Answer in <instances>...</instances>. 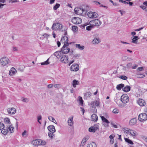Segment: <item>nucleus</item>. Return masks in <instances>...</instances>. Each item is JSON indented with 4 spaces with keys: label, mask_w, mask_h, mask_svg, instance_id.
I'll return each instance as SVG.
<instances>
[{
    "label": "nucleus",
    "mask_w": 147,
    "mask_h": 147,
    "mask_svg": "<svg viewBox=\"0 0 147 147\" xmlns=\"http://www.w3.org/2000/svg\"><path fill=\"white\" fill-rule=\"evenodd\" d=\"M54 87L56 88H59L61 87V85L59 84H56L54 85Z\"/></svg>",
    "instance_id": "nucleus-52"
},
{
    "label": "nucleus",
    "mask_w": 147,
    "mask_h": 147,
    "mask_svg": "<svg viewBox=\"0 0 147 147\" xmlns=\"http://www.w3.org/2000/svg\"><path fill=\"white\" fill-rule=\"evenodd\" d=\"M138 119L141 122H143L147 120V114L145 113H141L138 115Z\"/></svg>",
    "instance_id": "nucleus-4"
},
{
    "label": "nucleus",
    "mask_w": 147,
    "mask_h": 147,
    "mask_svg": "<svg viewBox=\"0 0 147 147\" xmlns=\"http://www.w3.org/2000/svg\"><path fill=\"white\" fill-rule=\"evenodd\" d=\"M131 129H130L128 128H126L125 129H124V131L125 132H126V133L127 134L128 133H129L130 130Z\"/></svg>",
    "instance_id": "nucleus-54"
},
{
    "label": "nucleus",
    "mask_w": 147,
    "mask_h": 147,
    "mask_svg": "<svg viewBox=\"0 0 147 147\" xmlns=\"http://www.w3.org/2000/svg\"><path fill=\"white\" fill-rule=\"evenodd\" d=\"M129 133L132 136L135 137L137 133L135 131L130 129Z\"/></svg>",
    "instance_id": "nucleus-30"
},
{
    "label": "nucleus",
    "mask_w": 147,
    "mask_h": 147,
    "mask_svg": "<svg viewBox=\"0 0 147 147\" xmlns=\"http://www.w3.org/2000/svg\"><path fill=\"white\" fill-rule=\"evenodd\" d=\"M72 30L74 31H77L78 29V27L75 26H73L72 27Z\"/></svg>",
    "instance_id": "nucleus-47"
},
{
    "label": "nucleus",
    "mask_w": 147,
    "mask_h": 147,
    "mask_svg": "<svg viewBox=\"0 0 147 147\" xmlns=\"http://www.w3.org/2000/svg\"><path fill=\"white\" fill-rule=\"evenodd\" d=\"M88 17L90 18H96L98 17V14L95 12H89L88 13Z\"/></svg>",
    "instance_id": "nucleus-12"
},
{
    "label": "nucleus",
    "mask_w": 147,
    "mask_h": 147,
    "mask_svg": "<svg viewBox=\"0 0 147 147\" xmlns=\"http://www.w3.org/2000/svg\"><path fill=\"white\" fill-rule=\"evenodd\" d=\"M48 118L50 121H51L53 122V121H55L56 122V121L55 119L52 116H50Z\"/></svg>",
    "instance_id": "nucleus-44"
},
{
    "label": "nucleus",
    "mask_w": 147,
    "mask_h": 147,
    "mask_svg": "<svg viewBox=\"0 0 147 147\" xmlns=\"http://www.w3.org/2000/svg\"><path fill=\"white\" fill-rule=\"evenodd\" d=\"M139 39V38L137 36H135L134 37V38L132 39V41L131 42L134 43H137L138 40Z\"/></svg>",
    "instance_id": "nucleus-27"
},
{
    "label": "nucleus",
    "mask_w": 147,
    "mask_h": 147,
    "mask_svg": "<svg viewBox=\"0 0 147 147\" xmlns=\"http://www.w3.org/2000/svg\"><path fill=\"white\" fill-rule=\"evenodd\" d=\"M1 132L2 134L5 135L7 134L8 132V130L5 129H3L2 130H1Z\"/></svg>",
    "instance_id": "nucleus-41"
},
{
    "label": "nucleus",
    "mask_w": 147,
    "mask_h": 147,
    "mask_svg": "<svg viewBox=\"0 0 147 147\" xmlns=\"http://www.w3.org/2000/svg\"><path fill=\"white\" fill-rule=\"evenodd\" d=\"M15 80L16 81L19 82H20L22 81V79L19 78H17Z\"/></svg>",
    "instance_id": "nucleus-56"
},
{
    "label": "nucleus",
    "mask_w": 147,
    "mask_h": 147,
    "mask_svg": "<svg viewBox=\"0 0 147 147\" xmlns=\"http://www.w3.org/2000/svg\"><path fill=\"white\" fill-rule=\"evenodd\" d=\"M79 84V82L78 80H74L72 82L73 86L74 88H76V85Z\"/></svg>",
    "instance_id": "nucleus-31"
},
{
    "label": "nucleus",
    "mask_w": 147,
    "mask_h": 147,
    "mask_svg": "<svg viewBox=\"0 0 147 147\" xmlns=\"http://www.w3.org/2000/svg\"><path fill=\"white\" fill-rule=\"evenodd\" d=\"M97 145L94 142H92L90 143L87 147H96Z\"/></svg>",
    "instance_id": "nucleus-35"
},
{
    "label": "nucleus",
    "mask_w": 147,
    "mask_h": 147,
    "mask_svg": "<svg viewBox=\"0 0 147 147\" xmlns=\"http://www.w3.org/2000/svg\"><path fill=\"white\" fill-rule=\"evenodd\" d=\"M92 120L95 122H96L98 119V117L95 114H93L91 116Z\"/></svg>",
    "instance_id": "nucleus-25"
},
{
    "label": "nucleus",
    "mask_w": 147,
    "mask_h": 147,
    "mask_svg": "<svg viewBox=\"0 0 147 147\" xmlns=\"http://www.w3.org/2000/svg\"><path fill=\"white\" fill-rule=\"evenodd\" d=\"M140 7L142 9H144L145 11L147 12V9L146 7L144 6H140Z\"/></svg>",
    "instance_id": "nucleus-58"
},
{
    "label": "nucleus",
    "mask_w": 147,
    "mask_h": 147,
    "mask_svg": "<svg viewBox=\"0 0 147 147\" xmlns=\"http://www.w3.org/2000/svg\"><path fill=\"white\" fill-rule=\"evenodd\" d=\"M73 116L70 117L68 119L67 123L69 125L72 126L74 124V121H73Z\"/></svg>",
    "instance_id": "nucleus-17"
},
{
    "label": "nucleus",
    "mask_w": 147,
    "mask_h": 147,
    "mask_svg": "<svg viewBox=\"0 0 147 147\" xmlns=\"http://www.w3.org/2000/svg\"><path fill=\"white\" fill-rule=\"evenodd\" d=\"M88 139L87 138H84L82 140L81 145L80 146H82L83 147L84 146V145L85 143L87 141Z\"/></svg>",
    "instance_id": "nucleus-34"
},
{
    "label": "nucleus",
    "mask_w": 147,
    "mask_h": 147,
    "mask_svg": "<svg viewBox=\"0 0 147 147\" xmlns=\"http://www.w3.org/2000/svg\"><path fill=\"white\" fill-rule=\"evenodd\" d=\"M80 54H76L75 55H73V58H75L78 59V58L80 56Z\"/></svg>",
    "instance_id": "nucleus-50"
},
{
    "label": "nucleus",
    "mask_w": 147,
    "mask_h": 147,
    "mask_svg": "<svg viewBox=\"0 0 147 147\" xmlns=\"http://www.w3.org/2000/svg\"><path fill=\"white\" fill-rule=\"evenodd\" d=\"M49 131L51 132L54 133L55 131V127L53 125H51L48 127Z\"/></svg>",
    "instance_id": "nucleus-21"
},
{
    "label": "nucleus",
    "mask_w": 147,
    "mask_h": 147,
    "mask_svg": "<svg viewBox=\"0 0 147 147\" xmlns=\"http://www.w3.org/2000/svg\"><path fill=\"white\" fill-rule=\"evenodd\" d=\"M4 127V125L3 123L0 122V129H3Z\"/></svg>",
    "instance_id": "nucleus-51"
},
{
    "label": "nucleus",
    "mask_w": 147,
    "mask_h": 147,
    "mask_svg": "<svg viewBox=\"0 0 147 147\" xmlns=\"http://www.w3.org/2000/svg\"><path fill=\"white\" fill-rule=\"evenodd\" d=\"M124 139L125 141L128 143L131 144H134L133 142L129 139L127 138H124Z\"/></svg>",
    "instance_id": "nucleus-37"
},
{
    "label": "nucleus",
    "mask_w": 147,
    "mask_h": 147,
    "mask_svg": "<svg viewBox=\"0 0 147 147\" xmlns=\"http://www.w3.org/2000/svg\"><path fill=\"white\" fill-rule=\"evenodd\" d=\"M16 70L15 68L12 67L9 71V75L11 76H13L15 74Z\"/></svg>",
    "instance_id": "nucleus-28"
},
{
    "label": "nucleus",
    "mask_w": 147,
    "mask_h": 147,
    "mask_svg": "<svg viewBox=\"0 0 147 147\" xmlns=\"http://www.w3.org/2000/svg\"><path fill=\"white\" fill-rule=\"evenodd\" d=\"M100 117L101 118L102 121L106 123L109 124L110 122L104 116H100Z\"/></svg>",
    "instance_id": "nucleus-32"
},
{
    "label": "nucleus",
    "mask_w": 147,
    "mask_h": 147,
    "mask_svg": "<svg viewBox=\"0 0 147 147\" xmlns=\"http://www.w3.org/2000/svg\"><path fill=\"white\" fill-rule=\"evenodd\" d=\"M22 100L24 102H27L29 101L28 99L27 98L22 97Z\"/></svg>",
    "instance_id": "nucleus-45"
},
{
    "label": "nucleus",
    "mask_w": 147,
    "mask_h": 147,
    "mask_svg": "<svg viewBox=\"0 0 147 147\" xmlns=\"http://www.w3.org/2000/svg\"><path fill=\"white\" fill-rule=\"evenodd\" d=\"M101 22L98 19H95L89 22V24L91 25H92L94 27V26H98L101 25Z\"/></svg>",
    "instance_id": "nucleus-5"
},
{
    "label": "nucleus",
    "mask_w": 147,
    "mask_h": 147,
    "mask_svg": "<svg viewBox=\"0 0 147 147\" xmlns=\"http://www.w3.org/2000/svg\"><path fill=\"white\" fill-rule=\"evenodd\" d=\"M4 122L8 124H10V119L8 118H6L4 119Z\"/></svg>",
    "instance_id": "nucleus-39"
},
{
    "label": "nucleus",
    "mask_w": 147,
    "mask_h": 147,
    "mask_svg": "<svg viewBox=\"0 0 147 147\" xmlns=\"http://www.w3.org/2000/svg\"><path fill=\"white\" fill-rule=\"evenodd\" d=\"M99 124H94L92 126L90 127L88 129V131L90 132L94 133L96 131L99 130Z\"/></svg>",
    "instance_id": "nucleus-6"
},
{
    "label": "nucleus",
    "mask_w": 147,
    "mask_h": 147,
    "mask_svg": "<svg viewBox=\"0 0 147 147\" xmlns=\"http://www.w3.org/2000/svg\"><path fill=\"white\" fill-rule=\"evenodd\" d=\"M79 69V65L76 63H74L70 67V70L71 71H77Z\"/></svg>",
    "instance_id": "nucleus-10"
},
{
    "label": "nucleus",
    "mask_w": 147,
    "mask_h": 147,
    "mask_svg": "<svg viewBox=\"0 0 147 147\" xmlns=\"http://www.w3.org/2000/svg\"><path fill=\"white\" fill-rule=\"evenodd\" d=\"M143 70V67H140L137 69V71H142Z\"/></svg>",
    "instance_id": "nucleus-53"
},
{
    "label": "nucleus",
    "mask_w": 147,
    "mask_h": 147,
    "mask_svg": "<svg viewBox=\"0 0 147 147\" xmlns=\"http://www.w3.org/2000/svg\"><path fill=\"white\" fill-rule=\"evenodd\" d=\"M136 77L138 78H142L145 77V75L142 74H136Z\"/></svg>",
    "instance_id": "nucleus-38"
},
{
    "label": "nucleus",
    "mask_w": 147,
    "mask_h": 147,
    "mask_svg": "<svg viewBox=\"0 0 147 147\" xmlns=\"http://www.w3.org/2000/svg\"><path fill=\"white\" fill-rule=\"evenodd\" d=\"M115 136L114 135H111L109 136V138L111 139H113Z\"/></svg>",
    "instance_id": "nucleus-62"
},
{
    "label": "nucleus",
    "mask_w": 147,
    "mask_h": 147,
    "mask_svg": "<svg viewBox=\"0 0 147 147\" xmlns=\"http://www.w3.org/2000/svg\"><path fill=\"white\" fill-rule=\"evenodd\" d=\"M137 103L140 106H144L146 104L145 100L141 98H139L138 100Z\"/></svg>",
    "instance_id": "nucleus-13"
},
{
    "label": "nucleus",
    "mask_w": 147,
    "mask_h": 147,
    "mask_svg": "<svg viewBox=\"0 0 147 147\" xmlns=\"http://www.w3.org/2000/svg\"><path fill=\"white\" fill-rule=\"evenodd\" d=\"M78 100L79 102V104L81 106H82L84 101L82 99V98L80 96H79L78 97Z\"/></svg>",
    "instance_id": "nucleus-36"
},
{
    "label": "nucleus",
    "mask_w": 147,
    "mask_h": 147,
    "mask_svg": "<svg viewBox=\"0 0 147 147\" xmlns=\"http://www.w3.org/2000/svg\"><path fill=\"white\" fill-rule=\"evenodd\" d=\"M49 59H48L47 61H46L41 63V64L42 65H48L49 64Z\"/></svg>",
    "instance_id": "nucleus-42"
},
{
    "label": "nucleus",
    "mask_w": 147,
    "mask_h": 147,
    "mask_svg": "<svg viewBox=\"0 0 147 147\" xmlns=\"http://www.w3.org/2000/svg\"><path fill=\"white\" fill-rule=\"evenodd\" d=\"M112 112L114 114H117L118 113L119 110L117 109H115L113 110Z\"/></svg>",
    "instance_id": "nucleus-49"
},
{
    "label": "nucleus",
    "mask_w": 147,
    "mask_h": 147,
    "mask_svg": "<svg viewBox=\"0 0 147 147\" xmlns=\"http://www.w3.org/2000/svg\"><path fill=\"white\" fill-rule=\"evenodd\" d=\"M62 25L60 23H54L52 26L51 28L52 30H61L62 28Z\"/></svg>",
    "instance_id": "nucleus-3"
},
{
    "label": "nucleus",
    "mask_w": 147,
    "mask_h": 147,
    "mask_svg": "<svg viewBox=\"0 0 147 147\" xmlns=\"http://www.w3.org/2000/svg\"><path fill=\"white\" fill-rule=\"evenodd\" d=\"M41 140L40 139H36L33 140L32 142V144L34 145H41Z\"/></svg>",
    "instance_id": "nucleus-16"
},
{
    "label": "nucleus",
    "mask_w": 147,
    "mask_h": 147,
    "mask_svg": "<svg viewBox=\"0 0 147 147\" xmlns=\"http://www.w3.org/2000/svg\"><path fill=\"white\" fill-rule=\"evenodd\" d=\"M131 89V87L129 86H126L122 88V90L124 92H127L129 91Z\"/></svg>",
    "instance_id": "nucleus-24"
},
{
    "label": "nucleus",
    "mask_w": 147,
    "mask_h": 147,
    "mask_svg": "<svg viewBox=\"0 0 147 147\" xmlns=\"http://www.w3.org/2000/svg\"><path fill=\"white\" fill-rule=\"evenodd\" d=\"M125 86L124 84H121L117 85L116 86V89L119 90H120L121 88H123Z\"/></svg>",
    "instance_id": "nucleus-29"
},
{
    "label": "nucleus",
    "mask_w": 147,
    "mask_h": 147,
    "mask_svg": "<svg viewBox=\"0 0 147 147\" xmlns=\"http://www.w3.org/2000/svg\"><path fill=\"white\" fill-rule=\"evenodd\" d=\"M68 45V43H66L64 44L61 49V51L63 54H67L70 51V49L67 47Z\"/></svg>",
    "instance_id": "nucleus-1"
},
{
    "label": "nucleus",
    "mask_w": 147,
    "mask_h": 147,
    "mask_svg": "<svg viewBox=\"0 0 147 147\" xmlns=\"http://www.w3.org/2000/svg\"><path fill=\"white\" fill-rule=\"evenodd\" d=\"M42 36H44V38H47L49 37V35H48V34H46V33H45V34H43L42 35Z\"/></svg>",
    "instance_id": "nucleus-57"
},
{
    "label": "nucleus",
    "mask_w": 147,
    "mask_h": 147,
    "mask_svg": "<svg viewBox=\"0 0 147 147\" xmlns=\"http://www.w3.org/2000/svg\"><path fill=\"white\" fill-rule=\"evenodd\" d=\"M129 98L127 95L126 94H123L121 96L120 100L124 104L127 103L129 101Z\"/></svg>",
    "instance_id": "nucleus-7"
},
{
    "label": "nucleus",
    "mask_w": 147,
    "mask_h": 147,
    "mask_svg": "<svg viewBox=\"0 0 147 147\" xmlns=\"http://www.w3.org/2000/svg\"><path fill=\"white\" fill-rule=\"evenodd\" d=\"M94 27L92 25H91L86 27V30H87L90 31V30L91 29L93 28Z\"/></svg>",
    "instance_id": "nucleus-43"
},
{
    "label": "nucleus",
    "mask_w": 147,
    "mask_h": 147,
    "mask_svg": "<svg viewBox=\"0 0 147 147\" xmlns=\"http://www.w3.org/2000/svg\"><path fill=\"white\" fill-rule=\"evenodd\" d=\"M68 38L67 36H63L61 39V41L62 42H63L64 44L66 43H68Z\"/></svg>",
    "instance_id": "nucleus-22"
},
{
    "label": "nucleus",
    "mask_w": 147,
    "mask_h": 147,
    "mask_svg": "<svg viewBox=\"0 0 147 147\" xmlns=\"http://www.w3.org/2000/svg\"><path fill=\"white\" fill-rule=\"evenodd\" d=\"M82 10L83 12V13L85 14L86 12V10L85 9H82Z\"/></svg>",
    "instance_id": "nucleus-63"
},
{
    "label": "nucleus",
    "mask_w": 147,
    "mask_h": 147,
    "mask_svg": "<svg viewBox=\"0 0 147 147\" xmlns=\"http://www.w3.org/2000/svg\"><path fill=\"white\" fill-rule=\"evenodd\" d=\"M75 13L77 14L81 15L83 14L82 8L79 7L75 8L74 9Z\"/></svg>",
    "instance_id": "nucleus-15"
},
{
    "label": "nucleus",
    "mask_w": 147,
    "mask_h": 147,
    "mask_svg": "<svg viewBox=\"0 0 147 147\" xmlns=\"http://www.w3.org/2000/svg\"><path fill=\"white\" fill-rule=\"evenodd\" d=\"M14 128L11 125H8L7 127V130H8V132L10 131V132L13 133L14 131Z\"/></svg>",
    "instance_id": "nucleus-26"
},
{
    "label": "nucleus",
    "mask_w": 147,
    "mask_h": 147,
    "mask_svg": "<svg viewBox=\"0 0 147 147\" xmlns=\"http://www.w3.org/2000/svg\"><path fill=\"white\" fill-rule=\"evenodd\" d=\"M61 51H58L55 52L53 55L55 56L57 58L59 59L61 57Z\"/></svg>",
    "instance_id": "nucleus-20"
},
{
    "label": "nucleus",
    "mask_w": 147,
    "mask_h": 147,
    "mask_svg": "<svg viewBox=\"0 0 147 147\" xmlns=\"http://www.w3.org/2000/svg\"><path fill=\"white\" fill-rule=\"evenodd\" d=\"M76 48L80 50H82L84 48V46L81 45L79 44H76Z\"/></svg>",
    "instance_id": "nucleus-33"
},
{
    "label": "nucleus",
    "mask_w": 147,
    "mask_h": 147,
    "mask_svg": "<svg viewBox=\"0 0 147 147\" xmlns=\"http://www.w3.org/2000/svg\"><path fill=\"white\" fill-rule=\"evenodd\" d=\"M9 62V59L6 57H3L0 59V63L3 66L7 65Z\"/></svg>",
    "instance_id": "nucleus-2"
},
{
    "label": "nucleus",
    "mask_w": 147,
    "mask_h": 147,
    "mask_svg": "<svg viewBox=\"0 0 147 147\" xmlns=\"http://www.w3.org/2000/svg\"><path fill=\"white\" fill-rule=\"evenodd\" d=\"M100 42V40L98 37H96L94 38V39L92 41V42L93 44H98Z\"/></svg>",
    "instance_id": "nucleus-18"
},
{
    "label": "nucleus",
    "mask_w": 147,
    "mask_h": 147,
    "mask_svg": "<svg viewBox=\"0 0 147 147\" xmlns=\"http://www.w3.org/2000/svg\"><path fill=\"white\" fill-rule=\"evenodd\" d=\"M60 61L63 63H67L69 61L68 56L66 55H62L61 57Z\"/></svg>",
    "instance_id": "nucleus-9"
},
{
    "label": "nucleus",
    "mask_w": 147,
    "mask_h": 147,
    "mask_svg": "<svg viewBox=\"0 0 147 147\" xmlns=\"http://www.w3.org/2000/svg\"><path fill=\"white\" fill-rule=\"evenodd\" d=\"M111 124L114 127L117 128H118V126L117 125H116L115 123H114L113 122H111Z\"/></svg>",
    "instance_id": "nucleus-48"
},
{
    "label": "nucleus",
    "mask_w": 147,
    "mask_h": 147,
    "mask_svg": "<svg viewBox=\"0 0 147 147\" xmlns=\"http://www.w3.org/2000/svg\"><path fill=\"white\" fill-rule=\"evenodd\" d=\"M119 1L121 2L122 3L125 4H128V2L125 1H123V0H119Z\"/></svg>",
    "instance_id": "nucleus-59"
},
{
    "label": "nucleus",
    "mask_w": 147,
    "mask_h": 147,
    "mask_svg": "<svg viewBox=\"0 0 147 147\" xmlns=\"http://www.w3.org/2000/svg\"><path fill=\"white\" fill-rule=\"evenodd\" d=\"M132 65V63H128L127 65V67L128 68H130Z\"/></svg>",
    "instance_id": "nucleus-64"
},
{
    "label": "nucleus",
    "mask_w": 147,
    "mask_h": 147,
    "mask_svg": "<svg viewBox=\"0 0 147 147\" xmlns=\"http://www.w3.org/2000/svg\"><path fill=\"white\" fill-rule=\"evenodd\" d=\"M136 118H133L129 121V124L130 125H133L136 124Z\"/></svg>",
    "instance_id": "nucleus-19"
},
{
    "label": "nucleus",
    "mask_w": 147,
    "mask_h": 147,
    "mask_svg": "<svg viewBox=\"0 0 147 147\" xmlns=\"http://www.w3.org/2000/svg\"><path fill=\"white\" fill-rule=\"evenodd\" d=\"M100 104V102L99 101L96 100L95 101H92L91 102V107L93 108H94V111L96 112V109L95 107V106L96 107L99 106Z\"/></svg>",
    "instance_id": "nucleus-11"
},
{
    "label": "nucleus",
    "mask_w": 147,
    "mask_h": 147,
    "mask_svg": "<svg viewBox=\"0 0 147 147\" xmlns=\"http://www.w3.org/2000/svg\"><path fill=\"white\" fill-rule=\"evenodd\" d=\"M119 78L125 80H126L127 79V78L125 76H120Z\"/></svg>",
    "instance_id": "nucleus-46"
},
{
    "label": "nucleus",
    "mask_w": 147,
    "mask_h": 147,
    "mask_svg": "<svg viewBox=\"0 0 147 147\" xmlns=\"http://www.w3.org/2000/svg\"><path fill=\"white\" fill-rule=\"evenodd\" d=\"M41 119L42 116L41 115L39 116L38 117V121L40 124H41V123L39 121V120H41Z\"/></svg>",
    "instance_id": "nucleus-61"
},
{
    "label": "nucleus",
    "mask_w": 147,
    "mask_h": 147,
    "mask_svg": "<svg viewBox=\"0 0 147 147\" xmlns=\"http://www.w3.org/2000/svg\"><path fill=\"white\" fill-rule=\"evenodd\" d=\"M128 59V57L127 56H124L122 58V60L123 61L126 60Z\"/></svg>",
    "instance_id": "nucleus-60"
},
{
    "label": "nucleus",
    "mask_w": 147,
    "mask_h": 147,
    "mask_svg": "<svg viewBox=\"0 0 147 147\" xmlns=\"http://www.w3.org/2000/svg\"><path fill=\"white\" fill-rule=\"evenodd\" d=\"M60 5L59 3H56L55 5L53 7V9L54 10H56L60 6Z\"/></svg>",
    "instance_id": "nucleus-40"
},
{
    "label": "nucleus",
    "mask_w": 147,
    "mask_h": 147,
    "mask_svg": "<svg viewBox=\"0 0 147 147\" xmlns=\"http://www.w3.org/2000/svg\"><path fill=\"white\" fill-rule=\"evenodd\" d=\"M91 96V93L90 92H87L84 94V98L85 99H87Z\"/></svg>",
    "instance_id": "nucleus-23"
},
{
    "label": "nucleus",
    "mask_w": 147,
    "mask_h": 147,
    "mask_svg": "<svg viewBox=\"0 0 147 147\" xmlns=\"http://www.w3.org/2000/svg\"><path fill=\"white\" fill-rule=\"evenodd\" d=\"M7 111L9 114H14L16 112V109L14 108H9L7 109Z\"/></svg>",
    "instance_id": "nucleus-14"
},
{
    "label": "nucleus",
    "mask_w": 147,
    "mask_h": 147,
    "mask_svg": "<svg viewBox=\"0 0 147 147\" xmlns=\"http://www.w3.org/2000/svg\"><path fill=\"white\" fill-rule=\"evenodd\" d=\"M53 133L49 132L48 133V136L49 137L52 138L53 136Z\"/></svg>",
    "instance_id": "nucleus-55"
},
{
    "label": "nucleus",
    "mask_w": 147,
    "mask_h": 147,
    "mask_svg": "<svg viewBox=\"0 0 147 147\" xmlns=\"http://www.w3.org/2000/svg\"><path fill=\"white\" fill-rule=\"evenodd\" d=\"M72 22L74 24H78L81 23L82 22L81 18L78 17H74L72 18Z\"/></svg>",
    "instance_id": "nucleus-8"
}]
</instances>
